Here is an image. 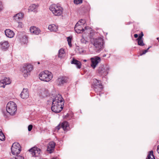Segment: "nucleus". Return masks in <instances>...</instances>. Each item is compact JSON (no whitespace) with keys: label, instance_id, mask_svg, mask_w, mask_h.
I'll use <instances>...</instances> for the list:
<instances>
[{"label":"nucleus","instance_id":"42","mask_svg":"<svg viewBox=\"0 0 159 159\" xmlns=\"http://www.w3.org/2000/svg\"><path fill=\"white\" fill-rule=\"evenodd\" d=\"M157 40H159V38H157Z\"/></svg>","mask_w":159,"mask_h":159},{"label":"nucleus","instance_id":"16","mask_svg":"<svg viewBox=\"0 0 159 159\" xmlns=\"http://www.w3.org/2000/svg\"><path fill=\"white\" fill-rule=\"evenodd\" d=\"M30 31L32 34H38L40 32L39 28L34 26H32L30 28Z\"/></svg>","mask_w":159,"mask_h":159},{"label":"nucleus","instance_id":"10","mask_svg":"<svg viewBox=\"0 0 159 159\" xmlns=\"http://www.w3.org/2000/svg\"><path fill=\"white\" fill-rule=\"evenodd\" d=\"M68 81V78L66 76H61L57 80V84L58 85L62 86Z\"/></svg>","mask_w":159,"mask_h":159},{"label":"nucleus","instance_id":"43","mask_svg":"<svg viewBox=\"0 0 159 159\" xmlns=\"http://www.w3.org/2000/svg\"><path fill=\"white\" fill-rule=\"evenodd\" d=\"M37 63H38V64H40V62H38Z\"/></svg>","mask_w":159,"mask_h":159},{"label":"nucleus","instance_id":"41","mask_svg":"<svg viewBox=\"0 0 159 159\" xmlns=\"http://www.w3.org/2000/svg\"><path fill=\"white\" fill-rule=\"evenodd\" d=\"M83 61H84V62H86V61H86V60H84Z\"/></svg>","mask_w":159,"mask_h":159},{"label":"nucleus","instance_id":"6","mask_svg":"<svg viewBox=\"0 0 159 159\" xmlns=\"http://www.w3.org/2000/svg\"><path fill=\"white\" fill-rule=\"evenodd\" d=\"M7 112L11 115H15L17 110V106L13 102H10L8 103L6 107Z\"/></svg>","mask_w":159,"mask_h":159},{"label":"nucleus","instance_id":"28","mask_svg":"<svg viewBox=\"0 0 159 159\" xmlns=\"http://www.w3.org/2000/svg\"><path fill=\"white\" fill-rule=\"evenodd\" d=\"M5 137L2 132V130L0 129V140L1 141H3L5 140Z\"/></svg>","mask_w":159,"mask_h":159},{"label":"nucleus","instance_id":"2","mask_svg":"<svg viewBox=\"0 0 159 159\" xmlns=\"http://www.w3.org/2000/svg\"><path fill=\"white\" fill-rule=\"evenodd\" d=\"M91 42L94 47V50L97 52H99L103 48V42L101 38L93 39Z\"/></svg>","mask_w":159,"mask_h":159},{"label":"nucleus","instance_id":"39","mask_svg":"<svg viewBox=\"0 0 159 159\" xmlns=\"http://www.w3.org/2000/svg\"><path fill=\"white\" fill-rule=\"evenodd\" d=\"M134 37L135 38H137L138 37V35L137 34H135L134 35Z\"/></svg>","mask_w":159,"mask_h":159},{"label":"nucleus","instance_id":"37","mask_svg":"<svg viewBox=\"0 0 159 159\" xmlns=\"http://www.w3.org/2000/svg\"><path fill=\"white\" fill-rule=\"evenodd\" d=\"M17 24H18V27L19 28H21L22 27V23L21 22H18L17 23Z\"/></svg>","mask_w":159,"mask_h":159},{"label":"nucleus","instance_id":"26","mask_svg":"<svg viewBox=\"0 0 159 159\" xmlns=\"http://www.w3.org/2000/svg\"><path fill=\"white\" fill-rule=\"evenodd\" d=\"M140 38V37L138 38L137 39L138 42V44L140 46H143L144 45V44L143 43V39H141Z\"/></svg>","mask_w":159,"mask_h":159},{"label":"nucleus","instance_id":"27","mask_svg":"<svg viewBox=\"0 0 159 159\" xmlns=\"http://www.w3.org/2000/svg\"><path fill=\"white\" fill-rule=\"evenodd\" d=\"M147 159H155V158L153 155V151H151L149 153L148 155Z\"/></svg>","mask_w":159,"mask_h":159},{"label":"nucleus","instance_id":"7","mask_svg":"<svg viewBox=\"0 0 159 159\" xmlns=\"http://www.w3.org/2000/svg\"><path fill=\"white\" fill-rule=\"evenodd\" d=\"M33 69V66L30 64H25L21 68V71L25 77H27L30 75V73Z\"/></svg>","mask_w":159,"mask_h":159},{"label":"nucleus","instance_id":"22","mask_svg":"<svg viewBox=\"0 0 159 159\" xmlns=\"http://www.w3.org/2000/svg\"><path fill=\"white\" fill-rule=\"evenodd\" d=\"M71 63L75 64L78 68L80 69L81 67V62L74 59H73V60L71 62Z\"/></svg>","mask_w":159,"mask_h":159},{"label":"nucleus","instance_id":"4","mask_svg":"<svg viewBox=\"0 0 159 159\" xmlns=\"http://www.w3.org/2000/svg\"><path fill=\"white\" fill-rule=\"evenodd\" d=\"M52 78V75L50 72L47 70L41 72L39 75V79L43 81L49 82Z\"/></svg>","mask_w":159,"mask_h":159},{"label":"nucleus","instance_id":"35","mask_svg":"<svg viewBox=\"0 0 159 159\" xmlns=\"http://www.w3.org/2000/svg\"><path fill=\"white\" fill-rule=\"evenodd\" d=\"M33 126L31 125H29L28 126V130L29 131H30L32 129Z\"/></svg>","mask_w":159,"mask_h":159},{"label":"nucleus","instance_id":"30","mask_svg":"<svg viewBox=\"0 0 159 159\" xmlns=\"http://www.w3.org/2000/svg\"><path fill=\"white\" fill-rule=\"evenodd\" d=\"M11 159H24V157L21 156H17L16 157H13Z\"/></svg>","mask_w":159,"mask_h":159},{"label":"nucleus","instance_id":"32","mask_svg":"<svg viewBox=\"0 0 159 159\" xmlns=\"http://www.w3.org/2000/svg\"><path fill=\"white\" fill-rule=\"evenodd\" d=\"M81 42L84 44H87L88 43V41H86L85 40L84 38H82L81 39Z\"/></svg>","mask_w":159,"mask_h":159},{"label":"nucleus","instance_id":"11","mask_svg":"<svg viewBox=\"0 0 159 159\" xmlns=\"http://www.w3.org/2000/svg\"><path fill=\"white\" fill-rule=\"evenodd\" d=\"M32 156L38 157L40 153L41 150L37 147H33L29 150Z\"/></svg>","mask_w":159,"mask_h":159},{"label":"nucleus","instance_id":"18","mask_svg":"<svg viewBox=\"0 0 159 159\" xmlns=\"http://www.w3.org/2000/svg\"><path fill=\"white\" fill-rule=\"evenodd\" d=\"M5 33L7 37L10 38L13 37L14 35V32L9 29L6 30L5 31Z\"/></svg>","mask_w":159,"mask_h":159},{"label":"nucleus","instance_id":"19","mask_svg":"<svg viewBox=\"0 0 159 159\" xmlns=\"http://www.w3.org/2000/svg\"><path fill=\"white\" fill-rule=\"evenodd\" d=\"M58 26L54 24H51L48 25V29L51 31L56 32L58 30Z\"/></svg>","mask_w":159,"mask_h":159},{"label":"nucleus","instance_id":"3","mask_svg":"<svg viewBox=\"0 0 159 159\" xmlns=\"http://www.w3.org/2000/svg\"><path fill=\"white\" fill-rule=\"evenodd\" d=\"M49 9L55 16H60L63 13V9L59 5L53 4L49 7Z\"/></svg>","mask_w":159,"mask_h":159},{"label":"nucleus","instance_id":"36","mask_svg":"<svg viewBox=\"0 0 159 159\" xmlns=\"http://www.w3.org/2000/svg\"><path fill=\"white\" fill-rule=\"evenodd\" d=\"M3 7L2 3L0 2V12L2 11L3 10Z\"/></svg>","mask_w":159,"mask_h":159},{"label":"nucleus","instance_id":"8","mask_svg":"<svg viewBox=\"0 0 159 159\" xmlns=\"http://www.w3.org/2000/svg\"><path fill=\"white\" fill-rule=\"evenodd\" d=\"M11 153L13 155H17L21 151V147L20 144L17 142L13 143L11 148Z\"/></svg>","mask_w":159,"mask_h":159},{"label":"nucleus","instance_id":"29","mask_svg":"<svg viewBox=\"0 0 159 159\" xmlns=\"http://www.w3.org/2000/svg\"><path fill=\"white\" fill-rule=\"evenodd\" d=\"M72 37L70 36L68 37L67 38V40L68 44L70 47L71 46V41Z\"/></svg>","mask_w":159,"mask_h":159},{"label":"nucleus","instance_id":"9","mask_svg":"<svg viewBox=\"0 0 159 159\" xmlns=\"http://www.w3.org/2000/svg\"><path fill=\"white\" fill-rule=\"evenodd\" d=\"M91 66L93 69H95L98 64L101 61V58L98 56H95L90 58Z\"/></svg>","mask_w":159,"mask_h":159},{"label":"nucleus","instance_id":"17","mask_svg":"<svg viewBox=\"0 0 159 159\" xmlns=\"http://www.w3.org/2000/svg\"><path fill=\"white\" fill-rule=\"evenodd\" d=\"M39 93L40 96L42 97H45L48 94V90L44 88L40 89L39 91Z\"/></svg>","mask_w":159,"mask_h":159},{"label":"nucleus","instance_id":"34","mask_svg":"<svg viewBox=\"0 0 159 159\" xmlns=\"http://www.w3.org/2000/svg\"><path fill=\"white\" fill-rule=\"evenodd\" d=\"M96 80L97 82V83H96V86H98V87H101L102 86L101 83H100L99 82V81H98V80Z\"/></svg>","mask_w":159,"mask_h":159},{"label":"nucleus","instance_id":"15","mask_svg":"<svg viewBox=\"0 0 159 159\" xmlns=\"http://www.w3.org/2000/svg\"><path fill=\"white\" fill-rule=\"evenodd\" d=\"M0 47L2 50H6L9 47V43L7 41L1 42L0 43Z\"/></svg>","mask_w":159,"mask_h":159},{"label":"nucleus","instance_id":"24","mask_svg":"<svg viewBox=\"0 0 159 159\" xmlns=\"http://www.w3.org/2000/svg\"><path fill=\"white\" fill-rule=\"evenodd\" d=\"M38 7L37 5L34 4H32L30 7L29 10L30 11H35L37 10Z\"/></svg>","mask_w":159,"mask_h":159},{"label":"nucleus","instance_id":"21","mask_svg":"<svg viewBox=\"0 0 159 159\" xmlns=\"http://www.w3.org/2000/svg\"><path fill=\"white\" fill-rule=\"evenodd\" d=\"M24 16V14L22 13H18L14 17V19L18 21L22 19Z\"/></svg>","mask_w":159,"mask_h":159},{"label":"nucleus","instance_id":"14","mask_svg":"<svg viewBox=\"0 0 159 159\" xmlns=\"http://www.w3.org/2000/svg\"><path fill=\"white\" fill-rule=\"evenodd\" d=\"M21 98L24 99H27L29 97L28 89H23L21 94Z\"/></svg>","mask_w":159,"mask_h":159},{"label":"nucleus","instance_id":"33","mask_svg":"<svg viewBox=\"0 0 159 159\" xmlns=\"http://www.w3.org/2000/svg\"><path fill=\"white\" fill-rule=\"evenodd\" d=\"M150 48V47H149L147 49L145 50L144 51H143V53L140 54V55H142L143 54H145L148 51V50Z\"/></svg>","mask_w":159,"mask_h":159},{"label":"nucleus","instance_id":"20","mask_svg":"<svg viewBox=\"0 0 159 159\" xmlns=\"http://www.w3.org/2000/svg\"><path fill=\"white\" fill-rule=\"evenodd\" d=\"M11 82V80L9 78L5 77L4 79L0 81V83L5 84V85L10 84Z\"/></svg>","mask_w":159,"mask_h":159},{"label":"nucleus","instance_id":"38","mask_svg":"<svg viewBox=\"0 0 159 159\" xmlns=\"http://www.w3.org/2000/svg\"><path fill=\"white\" fill-rule=\"evenodd\" d=\"M143 33L142 32H141V34H139V37L138 38H139V37H141L140 38L141 39H142V37L143 36Z\"/></svg>","mask_w":159,"mask_h":159},{"label":"nucleus","instance_id":"23","mask_svg":"<svg viewBox=\"0 0 159 159\" xmlns=\"http://www.w3.org/2000/svg\"><path fill=\"white\" fill-rule=\"evenodd\" d=\"M65 52L63 48L60 49L58 52V57L62 58L65 56Z\"/></svg>","mask_w":159,"mask_h":159},{"label":"nucleus","instance_id":"25","mask_svg":"<svg viewBox=\"0 0 159 159\" xmlns=\"http://www.w3.org/2000/svg\"><path fill=\"white\" fill-rule=\"evenodd\" d=\"M106 69H105L104 66H102L99 67L98 70V72L101 74H103L106 71Z\"/></svg>","mask_w":159,"mask_h":159},{"label":"nucleus","instance_id":"40","mask_svg":"<svg viewBox=\"0 0 159 159\" xmlns=\"http://www.w3.org/2000/svg\"><path fill=\"white\" fill-rule=\"evenodd\" d=\"M157 151L158 153L159 154V145L157 146Z\"/></svg>","mask_w":159,"mask_h":159},{"label":"nucleus","instance_id":"31","mask_svg":"<svg viewBox=\"0 0 159 159\" xmlns=\"http://www.w3.org/2000/svg\"><path fill=\"white\" fill-rule=\"evenodd\" d=\"M74 2L75 4H78L82 2V0H74Z\"/></svg>","mask_w":159,"mask_h":159},{"label":"nucleus","instance_id":"1","mask_svg":"<svg viewBox=\"0 0 159 159\" xmlns=\"http://www.w3.org/2000/svg\"><path fill=\"white\" fill-rule=\"evenodd\" d=\"M63 104V99L61 95L58 94L53 99L51 110L54 112H59L63 108L62 105Z\"/></svg>","mask_w":159,"mask_h":159},{"label":"nucleus","instance_id":"12","mask_svg":"<svg viewBox=\"0 0 159 159\" xmlns=\"http://www.w3.org/2000/svg\"><path fill=\"white\" fill-rule=\"evenodd\" d=\"M61 127L64 130H68L69 129V125L68 123L66 121H64L62 122L61 124L57 126L56 129L57 130Z\"/></svg>","mask_w":159,"mask_h":159},{"label":"nucleus","instance_id":"5","mask_svg":"<svg viewBox=\"0 0 159 159\" xmlns=\"http://www.w3.org/2000/svg\"><path fill=\"white\" fill-rule=\"evenodd\" d=\"M85 21L84 20H81L79 21L75 25V30L78 33H80L84 32L85 30L89 28L88 26H85L84 29H83Z\"/></svg>","mask_w":159,"mask_h":159},{"label":"nucleus","instance_id":"44","mask_svg":"<svg viewBox=\"0 0 159 159\" xmlns=\"http://www.w3.org/2000/svg\"><path fill=\"white\" fill-rule=\"evenodd\" d=\"M2 87L3 88H4L5 87V86L4 85H3V86H2Z\"/></svg>","mask_w":159,"mask_h":159},{"label":"nucleus","instance_id":"45","mask_svg":"<svg viewBox=\"0 0 159 159\" xmlns=\"http://www.w3.org/2000/svg\"><path fill=\"white\" fill-rule=\"evenodd\" d=\"M55 159V158H52V159Z\"/></svg>","mask_w":159,"mask_h":159},{"label":"nucleus","instance_id":"13","mask_svg":"<svg viewBox=\"0 0 159 159\" xmlns=\"http://www.w3.org/2000/svg\"><path fill=\"white\" fill-rule=\"evenodd\" d=\"M56 143L53 141L50 142L48 144L47 150L49 153L52 152L55 146Z\"/></svg>","mask_w":159,"mask_h":159}]
</instances>
